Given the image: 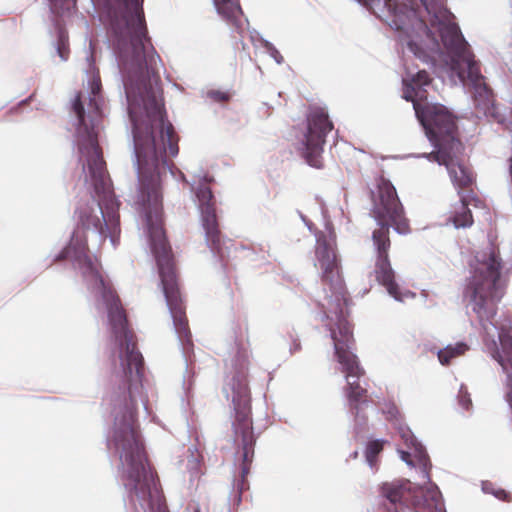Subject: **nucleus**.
<instances>
[{
    "mask_svg": "<svg viewBox=\"0 0 512 512\" xmlns=\"http://www.w3.org/2000/svg\"><path fill=\"white\" fill-rule=\"evenodd\" d=\"M196 197L199 202L201 223L205 231V238L208 246L216 254L223 265H228L230 249L234 246L231 240H224L219 229L216 215L215 200L209 186L201 184L196 190Z\"/></svg>",
    "mask_w": 512,
    "mask_h": 512,
    "instance_id": "obj_10",
    "label": "nucleus"
},
{
    "mask_svg": "<svg viewBox=\"0 0 512 512\" xmlns=\"http://www.w3.org/2000/svg\"><path fill=\"white\" fill-rule=\"evenodd\" d=\"M331 338L334 343L335 356L342 365L346 378H360L365 371L359 365L357 356L351 351L354 345L352 327L346 317H339L330 327Z\"/></svg>",
    "mask_w": 512,
    "mask_h": 512,
    "instance_id": "obj_12",
    "label": "nucleus"
},
{
    "mask_svg": "<svg viewBox=\"0 0 512 512\" xmlns=\"http://www.w3.org/2000/svg\"><path fill=\"white\" fill-rule=\"evenodd\" d=\"M358 456V453L357 452H354L353 453V457L356 458Z\"/></svg>",
    "mask_w": 512,
    "mask_h": 512,
    "instance_id": "obj_29",
    "label": "nucleus"
},
{
    "mask_svg": "<svg viewBox=\"0 0 512 512\" xmlns=\"http://www.w3.org/2000/svg\"><path fill=\"white\" fill-rule=\"evenodd\" d=\"M461 404L464 408L468 409L469 408V405H471V400L470 399H461Z\"/></svg>",
    "mask_w": 512,
    "mask_h": 512,
    "instance_id": "obj_27",
    "label": "nucleus"
},
{
    "mask_svg": "<svg viewBox=\"0 0 512 512\" xmlns=\"http://www.w3.org/2000/svg\"><path fill=\"white\" fill-rule=\"evenodd\" d=\"M217 13L238 32L243 30V11L239 0H213Z\"/></svg>",
    "mask_w": 512,
    "mask_h": 512,
    "instance_id": "obj_16",
    "label": "nucleus"
},
{
    "mask_svg": "<svg viewBox=\"0 0 512 512\" xmlns=\"http://www.w3.org/2000/svg\"><path fill=\"white\" fill-rule=\"evenodd\" d=\"M80 129L86 132L80 141L79 150L86 157L89 175L98 200L91 197L81 200L75 211L76 228L70 244L57 257L65 259L72 255L82 264L84 274L99 281L102 297L106 304L108 320L115 341L119 346V359L122 367L121 381L115 392L114 417H137V396L142 389L143 357L137 348L136 336L129 327L126 310L116 291L101 276L98 267L87 255V234L94 233L106 238L119 226V203L115 198L106 163L103 160L97 134L88 129L83 97L78 93L73 102Z\"/></svg>",
    "mask_w": 512,
    "mask_h": 512,
    "instance_id": "obj_1",
    "label": "nucleus"
},
{
    "mask_svg": "<svg viewBox=\"0 0 512 512\" xmlns=\"http://www.w3.org/2000/svg\"><path fill=\"white\" fill-rule=\"evenodd\" d=\"M383 450V442L374 440L368 443L365 456L370 465H373L378 454Z\"/></svg>",
    "mask_w": 512,
    "mask_h": 512,
    "instance_id": "obj_22",
    "label": "nucleus"
},
{
    "mask_svg": "<svg viewBox=\"0 0 512 512\" xmlns=\"http://www.w3.org/2000/svg\"><path fill=\"white\" fill-rule=\"evenodd\" d=\"M207 95L210 99L219 103H225L230 100V94L221 90H210Z\"/></svg>",
    "mask_w": 512,
    "mask_h": 512,
    "instance_id": "obj_24",
    "label": "nucleus"
},
{
    "mask_svg": "<svg viewBox=\"0 0 512 512\" xmlns=\"http://www.w3.org/2000/svg\"><path fill=\"white\" fill-rule=\"evenodd\" d=\"M431 77L429 73L425 70H420L414 75L411 79V83L409 85L413 86H429L431 84Z\"/></svg>",
    "mask_w": 512,
    "mask_h": 512,
    "instance_id": "obj_23",
    "label": "nucleus"
},
{
    "mask_svg": "<svg viewBox=\"0 0 512 512\" xmlns=\"http://www.w3.org/2000/svg\"><path fill=\"white\" fill-rule=\"evenodd\" d=\"M469 350V346L464 342H458L455 345H447L437 353L439 362L444 365H450L451 362L464 355Z\"/></svg>",
    "mask_w": 512,
    "mask_h": 512,
    "instance_id": "obj_19",
    "label": "nucleus"
},
{
    "mask_svg": "<svg viewBox=\"0 0 512 512\" xmlns=\"http://www.w3.org/2000/svg\"><path fill=\"white\" fill-rule=\"evenodd\" d=\"M458 193L460 195V204L455 207L454 211L451 213L449 221L455 226V228H468L474 223L472 212L468 205L471 203V200H474L475 202H480V200L474 197L469 199V197L462 196L460 191Z\"/></svg>",
    "mask_w": 512,
    "mask_h": 512,
    "instance_id": "obj_17",
    "label": "nucleus"
},
{
    "mask_svg": "<svg viewBox=\"0 0 512 512\" xmlns=\"http://www.w3.org/2000/svg\"><path fill=\"white\" fill-rule=\"evenodd\" d=\"M430 15V24L437 28L441 43L446 53L451 58L454 67L461 64L467 66L468 80L473 86L475 101L478 105L483 104L485 109L492 104V90L485 83L481 74L480 65L474 60V55L469 49V44L462 35L457 23L453 21V14L445 8H437L433 12L426 7Z\"/></svg>",
    "mask_w": 512,
    "mask_h": 512,
    "instance_id": "obj_3",
    "label": "nucleus"
},
{
    "mask_svg": "<svg viewBox=\"0 0 512 512\" xmlns=\"http://www.w3.org/2000/svg\"><path fill=\"white\" fill-rule=\"evenodd\" d=\"M416 117L437 150H457L461 147L455 117L444 105L425 103L421 107L416 104Z\"/></svg>",
    "mask_w": 512,
    "mask_h": 512,
    "instance_id": "obj_9",
    "label": "nucleus"
},
{
    "mask_svg": "<svg viewBox=\"0 0 512 512\" xmlns=\"http://www.w3.org/2000/svg\"><path fill=\"white\" fill-rule=\"evenodd\" d=\"M425 87L426 86L406 85L403 98L413 103V108L415 111L416 104L421 107H424L425 103H429L427 101V90L425 89Z\"/></svg>",
    "mask_w": 512,
    "mask_h": 512,
    "instance_id": "obj_21",
    "label": "nucleus"
},
{
    "mask_svg": "<svg viewBox=\"0 0 512 512\" xmlns=\"http://www.w3.org/2000/svg\"><path fill=\"white\" fill-rule=\"evenodd\" d=\"M387 230L374 229L372 232V242L375 250V268L374 275L376 280L386 288L388 293L397 300H401L399 287L395 282V273L392 269L389 250L391 247L390 236H387Z\"/></svg>",
    "mask_w": 512,
    "mask_h": 512,
    "instance_id": "obj_13",
    "label": "nucleus"
},
{
    "mask_svg": "<svg viewBox=\"0 0 512 512\" xmlns=\"http://www.w3.org/2000/svg\"><path fill=\"white\" fill-rule=\"evenodd\" d=\"M334 128L328 113L323 108H314L307 117L304 157L315 168L322 166V152L326 135Z\"/></svg>",
    "mask_w": 512,
    "mask_h": 512,
    "instance_id": "obj_11",
    "label": "nucleus"
},
{
    "mask_svg": "<svg viewBox=\"0 0 512 512\" xmlns=\"http://www.w3.org/2000/svg\"><path fill=\"white\" fill-rule=\"evenodd\" d=\"M316 258L321 269V282L329 305L334 307L336 318L346 317L344 309L349 305L348 292L333 247L325 240H318Z\"/></svg>",
    "mask_w": 512,
    "mask_h": 512,
    "instance_id": "obj_8",
    "label": "nucleus"
},
{
    "mask_svg": "<svg viewBox=\"0 0 512 512\" xmlns=\"http://www.w3.org/2000/svg\"><path fill=\"white\" fill-rule=\"evenodd\" d=\"M464 295L480 320H489L496 312V302L501 298L500 277L502 260L498 247L490 244L477 253Z\"/></svg>",
    "mask_w": 512,
    "mask_h": 512,
    "instance_id": "obj_4",
    "label": "nucleus"
},
{
    "mask_svg": "<svg viewBox=\"0 0 512 512\" xmlns=\"http://www.w3.org/2000/svg\"><path fill=\"white\" fill-rule=\"evenodd\" d=\"M385 6L393 17L392 25L405 34L401 40L417 58L426 59L429 52L440 50L439 42L415 9L399 6L395 0H386Z\"/></svg>",
    "mask_w": 512,
    "mask_h": 512,
    "instance_id": "obj_6",
    "label": "nucleus"
},
{
    "mask_svg": "<svg viewBox=\"0 0 512 512\" xmlns=\"http://www.w3.org/2000/svg\"><path fill=\"white\" fill-rule=\"evenodd\" d=\"M370 215L378 224L376 229H386L390 236V227L397 233L406 235L411 232L410 221L406 216L393 184L380 178L376 186L370 191Z\"/></svg>",
    "mask_w": 512,
    "mask_h": 512,
    "instance_id": "obj_7",
    "label": "nucleus"
},
{
    "mask_svg": "<svg viewBox=\"0 0 512 512\" xmlns=\"http://www.w3.org/2000/svg\"><path fill=\"white\" fill-rule=\"evenodd\" d=\"M127 101L139 180L135 203L145 216L150 248L176 333L181 340L188 341L191 332L186 306L162 217L161 176L170 169V158L179 152L178 136L157 97H127Z\"/></svg>",
    "mask_w": 512,
    "mask_h": 512,
    "instance_id": "obj_2",
    "label": "nucleus"
},
{
    "mask_svg": "<svg viewBox=\"0 0 512 512\" xmlns=\"http://www.w3.org/2000/svg\"><path fill=\"white\" fill-rule=\"evenodd\" d=\"M263 47L266 49V51L269 53V55L278 63L281 64L284 61L283 56L280 54V52L274 47L273 44H271L268 41L263 42Z\"/></svg>",
    "mask_w": 512,
    "mask_h": 512,
    "instance_id": "obj_25",
    "label": "nucleus"
},
{
    "mask_svg": "<svg viewBox=\"0 0 512 512\" xmlns=\"http://www.w3.org/2000/svg\"><path fill=\"white\" fill-rule=\"evenodd\" d=\"M101 88H102V84H101V79L100 77L97 75V76H93L91 81H90V94H89V97H88V112H87V116L92 124V126L94 125V123L100 118V102H101Z\"/></svg>",
    "mask_w": 512,
    "mask_h": 512,
    "instance_id": "obj_18",
    "label": "nucleus"
},
{
    "mask_svg": "<svg viewBox=\"0 0 512 512\" xmlns=\"http://www.w3.org/2000/svg\"><path fill=\"white\" fill-rule=\"evenodd\" d=\"M58 53L63 60H66L68 58V48L62 40L59 42L58 45Z\"/></svg>",
    "mask_w": 512,
    "mask_h": 512,
    "instance_id": "obj_26",
    "label": "nucleus"
},
{
    "mask_svg": "<svg viewBox=\"0 0 512 512\" xmlns=\"http://www.w3.org/2000/svg\"><path fill=\"white\" fill-rule=\"evenodd\" d=\"M247 377L248 361L240 359L229 382L234 408L232 421L234 442L242 449L241 479L237 485L240 493L248 488L246 478L250 472L256 442L251 419V397Z\"/></svg>",
    "mask_w": 512,
    "mask_h": 512,
    "instance_id": "obj_5",
    "label": "nucleus"
},
{
    "mask_svg": "<svg viewBox=\"0 0 512 512\" xmlns=\"http://www.w3.org/2000/svg\"><path fill=\"white\" fill-rule=\"evenodd\" d=\"M500 347L495 340L486 344L491 357L496 360L507 373L506 400L509 403V396L512 393V333L510 329L501 328L499 332Z\"/></svg>",
    "mask_w": 512,
    "mask_h": 512,
    "instance_id": "obj_15",
    "label": "nucleus"
},
{
    "mask_svg": "<svg viewBox=\"0 0 512 512\" xmlns=\"http://www.w3.org/2000/svg\"><path fill=\"white\" fill-rule=\"evenodd\" d=\"M410 457V454L407 452H402V459L406 462H409L408 459Z\"/></svg>",
    "mask_w": 512,
    "mask_h": 512,
    "instance_id": "obj_28",
    "label": "nucleus"
},
{
    "mask_svg": "<svg viewBox=\"0 0 512 512\" xmlns=\"http://www.w3.org/2000/svg\"><path fill=\"white\" fill-rule=\"evenodd\" d=\"M461 150L462 146L457 150L439 149L427 155L430 161L437 162L447 168L453 184L460 190L469 188L474 182L472 170L461 163L458 158Z\"/></svg>",
    "mask_w": 512,
    "mask_h": 512,
    "instance_id": "obj_14",
    "label": "nucleus"
},
{
    "mask_svg": "<svg viewBox=\"0 0 512 512\" xmlns=\"http://www.w3.org/2000/svg\"><path fill=\"white\" fill-rule=\"evenodd\" d=\"M346 391L348 400L353 406V409L356 410L355 413L357 414L359 405L367 401V390L361 387L358 382L354 381L348 382Z\"/></svg>",
    "mask_w": 512,
    "mask_h": 512,
    "instance_id": "obj_20",
    "label": "nucleus"
}]
</instances>
